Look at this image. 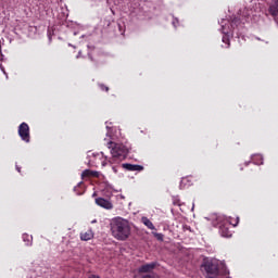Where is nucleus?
<instances>
[{
	"mask_svg": "<svg viewBox=\"0 0 278 278\" xmlns=\"http://www.w3.org/2000/svg\"><path fill=\"white\" fill-rule=\"evenodd\" d=\"M111 233L115 240L125 242L131 236V226L129 220L123 217H115L111 220Z\"/></svg>",
	"mask_w": 278,
	"mask_h": 278,
	"instance_id": "1",
	"label": "nucleus"
},
{
	"mask_svg": "<svg viewBox=\"0 0 278 278\" xmlns=\"http://www.w3.org/2000/svg\"><path fill=\"white\" fill-rule=\"evenodd\" d=\"M202 270L206 273L207 278H218L220 268L218 267V262L214 260H206L202 264Z\"/></svg>",
	"mask_w": 278,
	"mask_h": 278,
	"instance_id": "2",
	"label": "nucleus"
},
{
	"mask_svg": "<svg viewBox=\"0 0 278 278\" xmlns=\"http://www.w3.org/2000/svg\"><path fill=\"white\" fill-rule=\"evenodd\" d=\"M111 154L113 155V160H125L127 157V153H129V150L125 147L123 143H112L111 142Z\"/></svg>",
	"mask_w": 278,
	"mask_h": 278,
	"instance_id": "3",
	"label": "nucleus"
},
{
	"mask_svg": "<svg viewBox=\"0 0 278 278\" xmlns=\"http://www.w3.org/2000/svg\"><path fill=\"white\" fill-rule=\"evenodd\" d=\"M240 223V217H237L236 219H226L219 225V233L223 236V238H231V230L229 229V226L232 225V227H238V224Z\"/></svg>",
	"mask_w": 278,
	"mask_h": 278,
	"instance_id": "4",
	"label": "nucleus"
},
{
	"mask_svg": "<svg viewBox=\"0 0 278 278\" xmlns=\"http://www.w3.org/2000/svg\"><path fill=\"white\" fill-rule=\"evenodd\" d=\"M17 132H18L21 140H23V142H29L30 135H29V125L27 123L23 122L18 126Z\"/></svg>",
	"mask_w": 278,
	"mask_h": 278,
	"instance_id": "5",
	"label": "nucleus"
},
{
	"mask_svg": "<svg viewBox=\"0 0 278 278\" xmlns=\"http://www.w3.org/2000/svg\"><path fill=\"white\" fill-rule=\"evenodd\" d=\"M105 160L106 159L103 156V152L97 153V154H93V160L91 159L89 161V164L91 166H99V165L105 166Z\"/></svg>",
	"mask_w": 278,
	"mask_h": 278,
	"instance_id": "6",
	"label": "nucleus"
},
{
	"mask_svg": "<svg viewBox=\"0 0 278 278\" xmlns=\"http://www.w3.org/2000/svg\"><path fill=\"white\" fill-rule=\"evenodd\" d=\"M155 268H157V263L156 262H152V263H147L141 265L138 268V273L142 274V273H153V270H155Z\"/></svg>",
	"mask_w": 278,
	"mask_h": 278,
	"instance_id": "7",
	"label": "nucleus"
},
{
	"mask_svg": "<svg viewBox=\"0 0 278 278\" xmlns=\"http://www.w3.org/2000/svg\"><path fill=\"white\" fill-rule=\"evenodd\" d=\"M90 177H94L96 179H99L101 177V172L92 170V169H85L81 173V179H88Z\"/></svg>",
	"mask_w": 278,
	"mask_h": 278,
	"instance_id": "8",
	"label": "nucleus"
},
{
	"mask_svg": "<svg viewBox=\"0 0 278 278\" xmlns=\"http://www.w3.org/2000/svg\"><path fill=\"white\" fill-rule=\"evenodd\" d=\"M96 203L100 206L103 207L104 210H112L114 205H112V202L103 199V198H98L96 199Z\"/></svg>",
	"mask_w": 278,
	"mask_h": 278,
	"instance_id": "9",
	"label": "nucleus"
},
{
	"mask_svg": "<svg viewBox=\"0 0 278 278\" xmlns=\"http://www.w3.org/2000/svg\"><path fill=\"white\" fill-rule=\"evenodd\" d=\"M123 168H125L126 170H130V172H142L144 170V166L142 165H134V164H129V163H124L123 165Z\"/></svg>",
	"mask_w": 278,
	"mask_h": 278,
	"instance_id": "10",
	"label": "nucleus"
},
{
	"mask_svg": "<svg viewBox=\"0 0 278 278\" xmlns=\"http://www.w3.org/2000/svg\"><path fill=\"white\" fill-rule=\"evenodd\" d=\"M268 12L270 16H278V0H274V2L269 5Z\"/></svg>",
	"mask_w": 278,
	"mask_h": 278,
	"instance_id": "11",
	"label": "nucleus"
},
{
	"mask_svg": "<svg viewBox=\"0 0 278 278\" xmlns=\"http://www.w3.org/2000/svg\"><path fill=\"white\" fill-rule=\"evenodd\" d=\"M94 238V232L92 230H87L85 232H80V240L88 242V240H92Z\"/></svg>",
	"mask_w": 278,
	"mask_h": 278,
	"instance_id": "12",
	"label": "nucleus"
},
{
	"mask_svg": "<svg viewBox=\"0 0 278 278\" xmlns=\"http://www.w3.org/2000/svg\"><path fill=\"white\" fill-rule=\"evenodd\" d=\"M141 223H143V225L148 227V229L155 230V226L153 225V222L148 217H142Z\"/></svg>",
	"mask_w": 278,
	"mask_h": 278,
	"instance_id": "13",
	"label": "nucleus"
},
{
	"mask_svg": "<svg viewBox=\"0 0 278 278\" xmlns=\"http://www.w3.org/2000/svg\"><path fill=\"white\" fill-rule=\"evenodd\" d=\"M22 238L26 242V247H31V236L24 233Z\"/></svg>",
	"mask_w": 278,
	"mask_h": 278,
	"instance_id": "14",
	"label": "nucleus"
},
{
	"mask_svg": "<svg viewBox=\"0 0 278 278\" xmlns=\"http://www.w3.org/2000/svg\"><path fill=\"white\" fill-rule=\"evenodd\" d=\"M154 238L159 240L160 242H164V235L160 232H153Z\"/></svg>",
	"mask_w": 278,
	"mask_h": 278,
	"instance_id": "15",
	"label": "nucleus"
},
{
	"mask_svg": "<svg viewBox=\"0 0 278 278\" xmlns=\"http://www.w3.org/2000/svg\"><path fill=\"white\" fill-rule=\"evenodd\" d=\"M240 25V17H233L231 21V27H238Z\"/></svg>",
	"mask_w": 278,
	"mask_h": 278,
	"instance_id": "16",
	"label": "nucleus"
},
{
	"mask_svg": "<svg viewBox=\"0 0 278 278\" xmlns=\"http://www.w3.org/2000/svg\"><path fill=\"white\" fill-rule=\"evenodd\" d=\"M100 89L104 90L105 92H110V87H108V86H105L103 84L100 85Z\"/></svg>",
	"mask_w": 278,
	"mask_h": 278,
	"instance_id": "17",
	"label": "nucleus"
},
{
	"mask_svg": "<svg viewBox=\"0 0 278 278\" xmlns=\"http://www.w3.org/2000/svg\"><path fill=\"white\" fill-rule=\"evenodd\" d=\"M182 231H192V228L188 225L182 226Z\"/></svg>",
	"mask_w": 278,
	"mask_h": 278,
	"instance_id": "18",
	"label": "nucleus"
},
{
	"mask_svg": "<svg viewBox=\"0 0 278 278\" xmlns=\"http://www.w3.org/2000/svg\"><path fill=\"white\" fill-rule=\"evenodd\" d=\"M188 181V178H182L181 184H186Z\"/></svg>",
	"mask_w": 278,
	"mask_h": 278,
	"instance_id": "19",
	"label": "nucleus"
},
{
	"mask_svg": "<svg viewBox=\"0 0 278 278\" xmlns=\"http://www.w3.org/2000/svg\"><path fill=\"white\" fill-rule=\"evenodd\" d=\"M16 170H17L18 173H21V167L16 166Z\"/></svg>",
	"mask_w": 278,
	"mask_h": 278,
	"instance_id": "20",
	"label": "nucleus"
},
{
	"mask_svg": "<svg viewBox=\"0 0 278 278\" xmlns=\"http://www.w3.org/2000/svg\"><path fill=\"white\" fill-rule=\"evenodd\" d=\"M90 60H91V62H94V59L92 56H90Z\"/></svg>",
	"mask_w": 278,
	"mask_h": 278,
	"instance_id": "21",
	"label": "nucleus"
}]
</instances>
